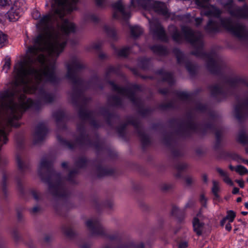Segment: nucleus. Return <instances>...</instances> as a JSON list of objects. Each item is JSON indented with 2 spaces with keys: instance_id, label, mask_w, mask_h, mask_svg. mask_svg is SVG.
Returning a JSON list of instances; mask_svg holds the SVG:
<instances>
[{
  "instance_id": "nucleus-29",
  "label": "nucleus",
  "mask_w": 248,
  "mask_h": 248,
  "mask_svg": "<svg viewBox=\"0 0 248 248\" xmlns=\"http://www.w3.org/2000/svg\"><path fill=\"white\" fill-rule=\"evenodd\" d=\"M242 214L243 215H247L248 212H245V211H244V212H242Z\"/></svg>"
},
{
  "instance_id": "nucleus-17",
  "label": "nucleus",
  "mask_w": 248,
  "mask_h": 248,
  "mask_svg": "<svg viewBox=\"0 0 248 248\" xmlns=\"http://www.w3.org/2000/svg\"><path fill=\"white\" fill-rule=\"evenodd\" d=\"M218 172L222 176H223V177L225 176V175H227L228 174L227 173L224 171L223 170L221 169H217V170Z\"/></svg>"
},
{
  "instance_id": "nucleus-34",
  "label": "nucleus",
  "mask_w": 248,
  "mask_h": 248,
  "mask_svg": "<svg viewBox=\"0 0 248 248\" xmlns=\"http://www.w3.org/2000/svg\"><path fill=\"white\" fill-rule=\"evenodd\" d=\"M120 54L121 55H122V56H124V55H125V54H123V53H121V54Z\"/></svg>"
},
{
  "instance_id": "nucleus-30",
  "label": "nucleus",
  "mask_w": 248,
  "mask_h": 248,
  "mask_svg": "<svg viewBox=\"0 0 248 248\" xmlns=\"http://www.w3.org/2000/svg\"><path fill=\"white\" fill-rule=\"evenodd\" d=\"M245 205L246 208H248V203H245Z\"/></svg>"
},
{
  "instance_id": "nucleus-20",
  "label": "nucleus",
  "mask_w": 248,
  "mask_h": 248,
  "mask_svg": "<svg viewBox=\"0 0 248 248\" xmlns=\"http://www.w3.org/2000/svg\"><path fill=\"white\" fill-rule=\"evenodd\" d=\"M200 201L202 204H204L206 201V199L204 195H202L200 197Z\"/></svg>"
},
{
  "instance_id": "nucleus-11",
  "label": "nucleus",
  "mask_w": 248,
  "mask_h": 248,
  "mask_svg": "<svg viewBox=\"0 0 248 248\" xmlns=\"http://www.w3.org/2000/svg\"><path fill=\"white\" fill-rule=\"evenodd\" d=\"M7 41V36L0 31V48L2 47Z\"/></svg>"
},
{
  "instance_id": "nucleus-37",
  "label": "nucleus",
  "mask_w": 248,
  "mask_h": 248,
  "mask_svg": "<svg viewBox=\"0 0 248 248\" xmlns=\"http://www.w3.org/2000/svg\"><path fill=\"white\" fill-rule=\"evenodd\" d=\"M247 181L248 182V180H247Z\"/></svg>"
},
{
  "instance_id": "nucleus-28",
  "label": "nucleus",
  "mask_w": 248,
  "mask_h": 248,
  "mask_svg": "<svg viewBox=\"0 0 248 248\" xmlns=\"http://www.w3.org/2000/svg\"><path fill=\"white\" fill-rule=\"evenodd\" d=\"M229 167L231 170H235V168L233 167H232V166L230 165Z\"/></svg>"
},
{
  "instance_id": "nucleus-32",
  "label": "nucleus",
  "mask_w": 248,
  "mask_h": 248,
  "mask_svg": "<svg viewBox=\"0 0 248 248\" xmlns=\"http://www.w3.org/2000/svg\"><path fill=\"white\" fill-rule=\"evenodd\" d=\"M201 20L200 19H196V21L197 22H199H199H201Z\"/></svg>"
},
{
  "instance_id": "nucleus-10",
  "label": "nucleus",
  "mask_w": 248,
  "mask_h": 248,
  "mask_svg": "<svg viewBox=\"0 0 248 248\" xmlns=\"http://www.w3.org/2000/svg\"><path fill=\"white\" fill-rule=\"evenodd\" d=\"M131 32L133 35L137 36L142 32V30L140 27L135 26L131 28Z\"/></svg>"
},
{
  "instance_id": "nucleus-7",
  "label": "nucleus",
  "mask_w": 248,
  "mask_h": 248,
  "mask_svg": "<svg viewBox=\"0 0 248 248\" xmlns=\"http://www.w3.org/2000/svg\"><path fill=\"white\" fill-rule=\"evenodd\" d=\"M213 187H212V192L214 193L215 197L217 198H218V192L220 190V185L219 182L213 181Z\"/></svg>"
},
{
  "instance_id": "nucleus-21",
  "label": "nucleus",
  "mask_w": 248,
  "mask_h": 248,
  "mask_svg": "<svg viewBox=\"0 0 248 248\" xmlns=\"http://www.w3.org/2000/svg\"><path fill=\"white\" fill-rule=\"evenodd\" d=\"M225 229L228 231H230L232 229L231 225L230 223H228L225 226Z\"/></svg>"
},
{
  "instance_id": "nucleus-26",
  "label": "nucleus",
  "mask_w": 248,
  "mask_h": 248,
  "mask_svg": "<svg viewBox=\"0 0 248 248\" xmlns=\"http://www.w3.org/2000/svg\"><path fill=\"white\" fill-rule=\"evenodd\" d=\"M212 8H213V9H214V10H215V11H216V13H213V14H212L213 15L218 14L219 13V11H218V10H217L214 7H212Z\"/></svg>"
},
{
  "instance_id": "nucleus-18",
  "label": "nucleus",
  "mask_w": 248,
  "mask_h": 248,
  "mask_svg": "<svg viewBox=\"0 0 248 248\" xmlns=\"http://www.w3.org/2000/svg\"><path fill=\"white\" fill-rule=\"evenodd\" d=\"M187 243L186 242H182L179 245L178 248H187Z\"/></svg>"
},
{
  "instance_id": "nucleus-12",
  "label": "nucleus",
  "mask_w": 248,
  "mask_h": 248,
  "mask_svg": "<svg viewBox=\"0 0 248 248\" xmlns=\"http://www.w3.org/2000/svg\"><path fill=\"white\" fill-rule=\"evenodd\" d=\"M235 217V213L233 211L230 210L227 212V215L225 217L227 218V220H229L230 222H232L233 221Z\"/></svg>"
},
{
  "instance_id": "nucleus-5",
  "label": "nucleus",
  "mask_w": 248,
  "mask_h": 248,
  "mask_svg": "<svg viewBox=\"0 0 248 248\" xmlns=\"http://www.w3.org/2000/svg\"><path fill=\"white\" fill-rule=\"evenodd\" d=\"M193 226L194 231L198 235L201 234L202 230L203 223L200 221L197 217H194L193 221Z\"/></svg>"
},
{
  "instance_id": "nucleus-31",
  "label": "nucleus",
  "mask_w": 248,
  "mask_h": 248,
  "mask_svg": "<svg viewBox=\"0 0 248 248\" xmlns=\"http://www.w3.org/2000/svg\"><path fill=\"white\" fill-rule=\"evenodd\" d=\"M140 248H143V244H140Z\"/></svg>"
},
{
  "instance_id": "nucleus-6",
  "label": "nucleus",
  "mask_w": 248,
  "mask_h": 248,
  "mask_svg": "<svg viewBox=\"0 0 248 248\" xmlns=\"http://www.w3.org/2000/svg\"><path fill=\"white\" fill-rule=\"evenodd\" d=\"M155 10L163 15H165L167 13V9L165 4L157 2L155 3Z\"/></svg>"
},
{
  "instance_id": "nucleus-8",
  "label": "nucleus",
  "mask_w": 248,
  "mask_h": 248,
  "mask_svg": "<svg viewBox=\"0 0 248 248\" xmlns=\"http://www.w3.org/2000/svg\"><path fill=\"white\" fill-rule=\"evenodd\" d=\"M235 170L240 175H243L245 174H248V170L244 166L241 165L237 166L235 168Z\"/></svg>"
},
{
  "instance_id": "nucleus-33",
  "label": "nucleus",
  "mask_w": 248,
  "mask_h": 248,
  "mask_svg": "<svg viewBox=\"0 0 248 248\" xmlns=\"http://www.w3.org/2000/svg\"><path fill=\"white\" fill-rule=\"evenodd\" d=\"M245 163L248 165V160H246Z\"/></svg>"
},
{
  "instance_id": "nucleus-27",
  "label": "nucleus",
  "mask_w": 248,
  "mask_h": 248,
  "mask_svg": "<svg viewBox=\"0 0 248 248\" xmlns=\"http://www.w3.org/2000/svg\"><path fill=\"white\" fill-rule=\"evenodd\" d=\"M237 202H240L242 201V199L240 197H239L236 200Z\"/></svg>"
},
{
  "instance_id": "nucleus-1",
  "label": "nucleus",
  "mask_w": 248,
  "mask_h": 248,
  "mask_svg": "<svg viewBox=\"0 0 248 248\" xmlns=\"http://www.w3.org/2000/svg\"><path fill=\"white\" fill-rule=\"evenodd\" d=\"M54 18L48 15L41 18L37 28L42 32L34 40V46L29 48L28 61L15 66L14 84L20 86L25 93H35L39 81L52 80L55 59L66 44L60 32L68 33L75 30V25L67 20L54 29L51 26Z\"/></svg>"
},
{
  "instance_id": "nucleus-22",
  "label": "nucleus",
  "mask_w": 248,
  "mask_h": 248,
  "mask_svg": "<svg viewBox=\"0 0 248 248\" xmlns=\"http://www.w3.org/2000/svg\"><path fill=\"white\" fill-rule=\"evenodd\" d=\"M239 192V189L237 187H234L233 188L232 193L234 194H237Z\"/></svg>"
},
{
  "instance_id": "nucleus-36",
  "label": "nucleus",
  "mask_w": 248,
  "mask_h": 248,
  "mask_svg": "<svg viewBox=\"0 0 248 248\" xmlns=\"http://www.w3.org/2000/svg\"><path fill=\"white\" fill-rule=\"evenodd\" d=\"M65 165V163H63V164H62V166H64Z\"/></svg>"
},
{
  "instance_id": "nucleus-2",
  "label": "nucleus",
  "mask_w": 248,
  "mask_h": 248,
  "mask_svg": "<svg viewBox=\"0 0 248 248\" xmlns=\"http://www.w3.org/2000/svg\"><path fill=\"white\" fill-rule=\"evenodd\" d=\"M51 4L55 14L61 18L66 12H70L75 9V4L77 0H51Z\"/></svg>"
},
{
  "instance_id": "nucleus-24",
  "label": "nucleus",
  "mask_w": 248,
  "mask_h": 248,
  "mask_svg": "<svg viewBox=\"0 0 248 248\" xmlns=\"http://www.w3.org/2000/svg\"><path fill=\"white\" fill-rule=\"evenodd\" d=\"M227 219V218L226 217H224L220 222V224L222 226H223L224 225V224L226 222V221Z\"/></svg>"
},
{
  "instance_id": "nucleus-16",
  "label": "nucleus",
  "mask_w": 248,
  "mask_h": 248,
  "mask_svg": "<svg viewBox=\"0 0 248 248\" xmlns=\"http://www.w3.org/2000/svg\"><path fill=\"white\" fill-rule=\"evenodd\" d=\"M10 0H0V6H4L9 4Z\"/></svg>"
},
{
  "instance_id": "nucleus-14",
  "label": "nucleus",
  "mask_w": 248,
  "mask_h": 248,
  "mask_svg": "<svg viewBox=\"0 0 248 248\" xmlns=\"http://www.w3.org/2000/svg\"><path fill=\"white\" fill-rule=\"evenodd\" d=\"M242 30V29L241 26H236L234 28H232L231 30L234 33L236 34V35H238L241 32Z\"/></svg>"
},
{
  "instance_id": "nucleus-4",
  "label": "nucleus",
  "mask_w": 248,
  "mask_h": 248,
  "mask_svg": "<svg viewBox=\"0 0 248 248\" xmlns=\"http://www.w3.org/2000/svg\"><path fill=\"white\" fill-rule=\"evenodd\" d=\"M87 227L93 231L94 234H100L99 232L102 230V228L100 227L99 223L94 219H89L86 223Z\"/></svg>"
},
{
  "instance_id": "nucleus-25",
  "label": "nucleus",
  "mask_w": 248,
  "mask_h": 248,
  "mask_svg": "<svg viewBox=\"0 0 248 248\" xmlns=\"http://www.w3.org/2000/svg\"><path fill=\"white\" fill-rule=\"evenodd\" d=\"M4 67H6L7 68V69L9 68L10 67V63L8 62H6L4 65Z\"/></svg>"
},
{
  "instance_id": "nucleus-13",
  "label": "nucleus",
  "mask_w": 248,
  "mask_h": 248,
  "mask_svg": "<svg viewBox=\"0 0 248 248\" xmlns=\"http://www.w3.org/2000/svg\"><path fill=\"white\" fill-rule=\"evenodd\" d=\"M223 180L225 183H226L227 184L231 186H233V183L232 181V180L229 178L228 175H225L223 178Z\"/></svg>"
},
{
  "instance_id": "nucleus-15",
  "label": "nucleus",
  "mask_w": 248,
  "mask_h": 248,
  "mask_svg": "<svg viewBox=\"0 0 248 248\" xmlns=\"http://www.w3.org/2000/svg\"><path fill=\"white\" fill-rule=\"evenodd\" d=\"M115 7L118 10L119 12H120L122 14H124V7L121 3H118L115 5Z\"/></svg>"
},
{
  "instance_id": "nucleus-3",
  "label": "nucleus",
  "mask_w": 248,
  "mask_h": 248,
  "mask_svg": "<svg viewBox=\"0 0 248 248\" xmlns=\"http://www.w3.org/2000/svg\"><path fill=\"white\" fill-rule=\"evenodd\" d=\"M22 11L23 9L21 6V2L16 1L7 12L6 16L9 21L14 22L18 20Z\"/></svg>"
},
{
  "instance_id": "nucleus-19",
  "label": "nucleus",
  "mask_w": 248,
  "mask_h": 248,
  "mask_svg": "<svg viewBox=\"0 0 248 248\" xmlns=\"http://www.w3.org/2000/svg\"><path fill=\"white\" fill-rule=\"evenodd\" d=\"M235 182L238 184L240 187L243 188L244 187V182L242 180H236Z\"/></svg>"
},
{
  "instance_id": "nucleus-23",
  "label": "nucleus",
  "mask_w": 248,
  "mask_h": 248,
  "mask_svg": "<svg viewBox=\"0 0 248 248\" xmlns=\"http://www.w3.org/2000/svg\"><path fill=\"white\" fill-rule=\"evenodd\" d=\"M227 219V218L226 217H224L220 222V224L222 226H223L224 225V224L226 222V221Z\"/></svg>"
},
{
  "instance_id": "nucleus-9",
  "label": "nucleus",
  "mask_w": 248,
  "mask_h": 248,
  "mask_svg": "<svg viewBox=\"0 0 248 248\" xmlns=\"http://www.w3.org/2000/svg\"><path fill=\"white\" fill-rule=\"evenodd\" d=\"M150 24L151 29H152L154 26H155L156 31H155V33H157L158 32L160 35L164 34V30L161 26L159 25H155L154 22H150Z\"/></svg>"
},
{
  "instance_id": "nucleus-35",
  "label": "nucleus",
  "mask_w": 248,
  "mask_h": 248,
  "mask_svg": "<svg viewBox=\"0 0 248 248\" xmlns=\"http://www.w3.org/2000/svg\"><path fill=\"white\" fill-rule=\"evenodd\" d=\"M72 70V69L70 68H68V71H71Z\"/></svg>"
}]
</instances>
